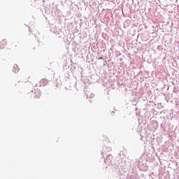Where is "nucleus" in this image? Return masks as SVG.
<instances>
[{
  "label": "nucleus",
  "instance_id": "20e7f679",
  "mask_svg": "<svg viewBox=\"0 0 179 179\" xmlns=\"http://www.w3.org/2000/svg\"><path fill=\"white\" fill-rule=\"evenodd\" d=\"M3 47H6V41L5 40L0 42V48H3Z\"/></svg>",
  "mask_w": 179,
  "mask_h": 179
},
{
  "label": "nucleus",
  "instance_id": "423d86ee",
  "mask_svg": "<svg viewBox=\"0 0 179 179\" xmlns=\"http://www.w3.org/2000/svg\"><path fill=\"white\" fill-rule=\"evenodd\" d=\"M15 47H17V45H15Z\"/></svg>",
  "mask_w": 179,
  "mask_h": 179
},
{
  "label": "nucleus",
  "instance_id": "7ed1b4c3",
  "mask_svg": "<svg viewBox=\"0 0 179 179\" xmlns=\"http://www.w3.org/2000/svg\"><path fill=\"white\" fill-rule=\"evenodd\" d=\"M19 71H20L19 66H17V64H15L13 66V71L14 72V73H17V72H19Z\"/></svg>",
  "mask_w": 179,
  "mask_h": 179
},
{
  "label": "nucleus",
  "instance_id": "f257e3e1",
  "mask_svg": "<svg viewBox=\"0 0 179 179\" xmlns=\"http://www.w3.org/2000/svg\"><path fill=\"white\" fill-rule=\"evenodd\" d=\"M32 92H34L35 94L34 99H40V97H41V91L38 88H34Z\"/></svg>",
  "mask_w": 179,
  "mask_h": 179
},
{
  "label": "nucleus",
  "instance_id": "f03ea898",
  "mask_svg": "<svg viewBox=\"0 0 179 179\" xmlns=\"http://www.w3.org/2000/svg\"><path fill=\"white\" fill-rule=\"evenodd\" d=\"M46 85H48V80L45 78H42L37 84V86H45Z\"/></svg>",
  "mask_w": 179,
  "mask_h": 179
},
{
  "label": "nucleus",
  "instance_id": "39448f33",
  "mask_svg": "<svg viewBox=\"0 0 179 179\" xmlns=\"http://www.w3.org/2000/svg\"><path fill=\"white\" fill-rule=\"evenodd\" d=\"M98 59H103V57H99Z\"/></svg>",
  "mask_w": 179,
  "mask_h": 179
}]
</instances>
